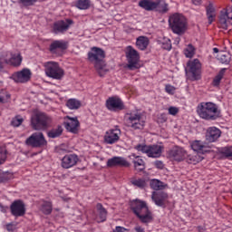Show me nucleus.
<instances>
[{
    "mask_svg": "<svg viewBox=\"0 0 232 232\" xmlns=\"http://www.w3.org/2000/svg\"><path fill=\"white\" fill-rule=\"evenodd\" d=\"M105 57L104 51L101 48L92 47L88 53V59L90 62L94 63V67L101 77L104 76L108 70L106 65L102 63V59Z\"/></svg>",
    "mask_w": 232,
    "mask_h": 232,
    "instance_id": "nucleus-1",
    "label": "nucleus"
},
{
    "mask_svg": "<svg viewBox=\"0 0 232 232\" xmlns=\"http://www.w3.org/2000/svg\"><path fill=\"white\" fill-rule=\"evenodd\" d=\"M130 208L142 223H149L152 220L151 212L149 210L145 201L133 200L130 204Z\"/></svg>",
    "mask_w": 232,
    "mask_h": 232,
    "instance_id": "nucleus-2",
    "label": "nucleus"
},
{
    "mask_svg": "<svg viewBox=\"0 0 232 232\" xmlns=\"http://www.w3.org/2000/svg\"><path fill=\"white\" fill-rule=\"evenodd\" d=\"M169 24L172 32L178 35L183 34L188 28L187 19L180 13L170 14Z\"/></svg>",
    "mask_w": 232,
    "mask_h": 232,
    "instance_id": "nucleus-3",
    "label": "nucleus"
},
{
    "mask_svg": "<svg viewBox=\"0 0 232 232\" xmlns=\"http://www.w3.org/2000/svg\"><path fill=\"white\" fill-rule=\"evenodd\" d=\"M53 118L46 113L37 112L31 117V125L34 130H44L52 126Z\"/></svg>",
    "mask_w": 232,
    "mask_h": 232,
    "instance_id": "nucleus-4",
    "label": "nucleus"
},
{
    "mask_svg": "<svg viewBox=\"0 0 232 232\" xmlns=\"http://www.w3.org/2000/svg\"><path fill=\"white\" fill-rule=\"evenodd\" d=\"M197 111L204 120H216L219 115L218 106L212 102H202Z\"/></svg>",
    "mask_w": 232,
    "mask_h": 232,
    "instance_id": "nucleus-5",
    "label": "nucleus"
},
{
    "mask_svg": "<svg viewBox=\"0 0 232 232\" xmlns=\"http://www.w3.org/2000/svg\"><path fill=\"white\" fill-rule=\"evenodd\" d=\"M125 121L129 128L132 130H142L145 126V119L142 116V113L138 111H131L125 114Z\"/></svg>",
    "mask_w": 232,
    "mask_h": 232,
    "instance_id": "nucleus-6",
    "label": "nucleus"
},
{
    "mask_svg": "<svg viewBox=\"0 0 232 232\" xmlns=\"http://www.w3.org/2000/svg\"><path fill=\"white\" fill-rule=\"evenodd\" d=\"M138 151L146 154L149 158H160L163 151V147L160 145H145L138 144L134 147Z\"/></svg>",
    "mask_w": 232,
    "mask_h": 232,
    "instance_id": "nucleus-7",
    "label": "nucleus"
},
{
    "mask_svg": "<svg viewBox=\"0 0 232 232\" xmlns=\"http://www.w3.org/2000/svg\"><path fill=\"white\" fill-rule=\"evenodd\" d=\"M23 62V57L20 53H5L0 56V71L4 69L5 64L13 66H20Z\"/></svg>",
    "mask_w": 232,
    "mask_h": 232,
    "instance_id": "nucleus-8",
    "label": "nucleus"
},
{
    "mask_svg": "<svg viewBox=\"0 0 232 232\" xmlns=\"http://www.w3.org/2000/svg\"><path fill=\"white\" fill-rule=\"evenodd\" d=\"M44 68L46 76L50 78L61 80L64 76V71L60 67L58 63L48 62L44 63Z\"/></svg>",
    "mask_w": 232,
    "mask_h": 232,
    "instance_id": "nucleus-9",
    "label": "nucleus"
},
{
    "mask_svg": "<svg viewBox=\"0 0 232 232\" xmlns=\"http://www.w3.org/2000/svg\"><path fill=\"white\" fill-rule=\"evenodd\" d=\"M25 144L32 148H43L48 144L43 132H34L26 139Z\"/></svg>",
    "mask_w": 232,
    "mask_h": 232,
    "instance_id": "nucleus-10",
    "label": "nucleus"
},
{
    "mask_svg": "<svg viewBox=\"0 0 232 232\" xmlns=\"http://www.w3.org/2000/svg\"><path fill=\"white\" fill-rule=\"evenodd\" d=\"M187 67L189 80L198 81L201 78V63L198 59L189 61Z\"/></svg>",
    "mask_w": 232,
    "mask_h": 232,
    "instance_id": "nucleus-11",
    "label": "nucleus"
},
{
    "mask_svg": "<svg viewBox=\"0 0 232 232\" xmlns=\"http://www.w3.org/2000/svg\"><path fill=\"white\" fill-rule=\"evenodd\" d=\"M126 58L128 61V68L130 70L139 69V61L140 60V55L139 52L133 49L131 46H128L126 49Z\"/></svg>",
    "mask_w": 232,
    "mask_h": 232,
    "instance_id": "nucleus-12",
    "label": "nucleus"
},
{
    "mask_svg": "<svg viewBox=\"0 0 232 232\" xmlns=\"http://www.w3.org/2000/svg\"><path fill=\"white\" fill-rule=\"evenodd\" d=\"M121 134L122 132L121 131V128L119 126H115L114 129H111L105 132L103 140L106 144L113 145L121 140Z\"/></svg>",
    "mask_w": 232,
    "mask_h": 232,
    "instance_id": "nucleus-13",
    "label": "nucleus"
},
{
    "mask_svg": "<svg viewBox=\"0 0 232 232\" xmlns=\"http://www.w3.org/2000/svg\"><path fill=\"white\" fill-rule=\"evenodd\" d=\"M80 159L79 156L76 154H68L65 155L61 161V166L63 169H71L76 166L79 162Z\"/></svg>",
    "mask_w": 232,
    "mask_h": 232,
    "instance_id": "nucleus-14",
    "label": "nucleus"
},
{
    "mask_svg": "<svg viewBox=\"0 0 232 232\" xmlns=\"http://www.w3.org/2000/svg\"><path fill=\"white\" fill-rule=\"evenodd\" d=\"M107 109L111 111L124 110V103L117 97H111L106 102Z\"/></svg>",
    "mask_w": 232,
    "mask_h": 232,
    "instance_id": "nucleus-15",
    "label": "nucleus"
},
{
    "mask_svg": "<svg viewBox=\"0 0 232 232\" xmlns=\"http://www.w3.org/2000/svg\"><path fill=\"white\" fill-rule=\"evenodd\" d=\"M11 213L14 217H23L26 213L25 205L23 201H14L10 206Z\"/></svg>",
    "mask_w": 232,
    "mask_h": 232,
    "instance_id": "nucleus-16",
    "label": "nucleus"
},
{
    "mask_svg": "<svg viewBox=\"0 0 232 232\" xmlns=\"http://www.w3.org/2000/svg\"><path fill=\"white\" fill-rule=\"evenodd\" d=\"M32 72L28 69H24L21 72H15L12 75V79L15 82L25 83L31 80Z\"/></svg>",
    "mask_w": 232,
    "mask_h": 232,
    "instance_id": "nucleus-17",
    "label": "nucleus"
},
{
    "mask_svg": "<svg viewBox=\"0 0 232 232\" xmlns=\"http://www.w3.org/2000/svg\"><path fill=\"white\" fill-rule=\"evenodd\" d=\"M220 25L227 30L228 26H232V7H227L226 13H221L219 18Z\"/></svg>",
    "mask_w": 232,
    "mask_h": 232,
    "instance_id": "nucleus-18",
    "label": "nucleus"
},
{
    "mask_svg": "<svg viewBox=\"0 0 232 232\" xmlns=\"http://www.w3.org/2000/svg\"><path fill=\"white\" fill-rule=\"evenodd\" d=\"M131 164L128 162L124 159V157H112L107 160V167L113 168V167H121V168H130Z\"/></svg>",
    "mask_w": 232,
    "mask_h": 232,
    "instance_id": "nucleus-19",
    "label": "nucleus"
},
{
    "mask_svg": "<svg viewBox=\"0 0 232 232\" xmlns=\"http://www.w3.org/2000/svg\"><path fill=\"white\" fill-rule=\"evenodd\" d=\"M187 151L179 146L174 147L169 152V157L176 161H181L185 159Z\"/></svg>",
    "mask_w": 232,
    "mask_h": 232,
    "instance_id": "nucleus-20",
    "label": "nucleus"
},
{
    "mask_svg": "<svg viewBox=\"0 0 232 232\" xmlns=\"http://www.w3.org/2000/svg\"><path fill=\"white\" fill-rule=\"evenodd\" d=\"M73 24V22L72 20L56 22L53 24V31L55 34H63L64 32L69 30L71 24Z\"/></svg>",
    "mask_w": 232,
    "mask_h": 232,
    "instance_id": "nucleus-21",
    "label": "nucleus"
},
{
    "mask_svg": "<svg viewBox=\"0 0 232 232\" xmlns=\"http://www.w3.org/2000/svg\"><path fill=\"white\" fill-rule=\"evenodd\" d=\"M64 126L70 132L77 133L80 127V121L77 118H71L67 116L66 121H64Z\"/></svg>",
    "mask_w": 232,
    "mask_h": 232,
    "instance_id": "nucleus-22",
    "label": "nucleus"
},
{
    "mask_svg": "<svg viewBox=\"0 0 232 232\" xmlns=\"http://www.w3.org/2000/svg\"><path fill=\"white\" fill-rule=\"evenodd\" d=\"M151 198L158 207H164L168 199V194L163 191L153 192Z\"/></svg>",
    "mask_w": 232,
    "mask_h": 232,
    "instance_id": "nucleus-23",
    "label": "nucleus"
},
{
    "mask_svg": "<svg viewBox=\"0 0 232 232\" xmlns=\"http://www.w3.org/2000/svg\"><path fill=\"white\" fill-rule=\"evenodd\" d=\"M129 158L132 160L135 170L140 172L145 169V162L142 158L135 154H131L130 156H129Z\"/></svg>",
    "mask_w": 232,
    "mask_h": 232,
    "instance_id": "nucleus-24",
    "label": "nucleus"
},
{
    "mask_svg": "<svg viewBox=\"0 0 232 232\" xmlns=\"http://www.w3.org/2000/svg\"><path fill=\"white\" fill-rule=\"evenodd\" d=\"M108 211L102 207V204H97L96 206V218L95 220L98 223L106 221Z\"/></svg>",
    "mask_w": 232,
    "mask_h": 232,
    "instance_id": "nucleus-25",
    "label": "nucleus"
},
{
    "mask_svg": "<svg viewBox=\"0 0 232 232\" xmlns=\"http://www.w3.org/2000/svg\"><path fill=\"white\" fill-rule=\"evenodd\" d=\"M220 135L221 131L218 129L211 127L207 131L206 139L209 142H214L220 137Z\"/></svg>",
    "mask_w": 232,
    "mask_h": 232,
    "instance_id": "nucleus-26",
    "label": "nucleus"
},
{
    "mask_svg": "<svg viewBox=\"0 0 232 232\" xmlns=\"http://www.w3.org/2000/svg\"><path fill=\"white\" fill-rule=\"evenodd\" d=\"M68 48V43L60 40V41H54L50 45V51L52 53H54L56 50H66Z\"/></svg>",
    "mask_w": 232,
    "mask_h": 232,
    "instance_id": "nucleus-27",
    "label": "nucleus"
},
{
    "mask_svg": "<svg viewBox=\"0 0 232 232\" xmlns=\"http://www.w3.org/2000/svg\"><path fill=\"white\" fill-rule=\"evenodd\" d=\"M139 6L146 11H153L156 8V4L153 0H140Z\"/></svg>",
    "mask_w": 232,
    "mask_h": 232,
    "instance_id": "nucleus-28",
    "label": "nucleus"
},
{
    "mask_svg": "<svg viewBox=\"0 0 232 232\" xmlns=\"http://www.w3.org/2000/svg\"><path fill=\"white\" fill-rule=\"evenodd\" d=\"M190 147L196 152L203 153L206 151V146L200 140L192 141Z\"/></svg>",
    "mask_w": 232,
    "mask_h": 232,
    "instance_id": "nucleus-29",
    "label": "nucleus"
},
{
    "mask_svg": "<svg viewBox=\"0 0 232 232\" xmlns=\"http://www.w3.org/2000/svg\"><path fill=\"white\" fill-rule=\"evenodd\" d=\"M149 45V40L147 37L140 36L136 41V46L138 49L144 51Z\"/></svg>",
    "mask_w": 232,
    "mask_h": 232,
    "instance_id": "nucleus-30",
    "label": "nucleus"
},
{
    "mask_svg": "<svg viewBox=\"0 0 232 232\" xmlns=\"http://www.w3.org/2000/svg\"><path fill=\"white\" fill-rule=\"evenodd\" d=\"M92 5V2L90 0H77L75 6L79 10H88Z\"/></svg>",
    "mask_w": 232,
    "mask_h": 232,
    "instance_id": "nucleus-31",
    "label": "nucleus"
},
{
    "mask_svg": "<svg viewBox=\"0 0 232 232\" xmlns=\"http://www.w3.org/2000/svg\"><path fill=\"white\" fill-rule=\"evenodd\" d=\"M66 106L70 110H79L82 107V102L76 99H70L67 101Z\"/></svg>",
    "mask_w": 232,
    "mask_h": 232,
    "instance_id": "nucleus-32",
    "label": "nucleus"
},
{
    "mask_svg": "<svg viewBox=\"0 0 232 232\" xmlns=\"http://www.w3.org/2000/svg\"><path fill=\"white\" fill-rule=\"evenodd\" d=\"M155 5H156L155 10L160 13H166L169 10L168 4H166L164 0H157V2H155Z\"/></svg>",
    "mask_w": 232,
    "mask_h": 232,
    "instance_id": "nucleus-33",
    "label": "nucleus"
},
{
    "mask_svg": "<svg viewBox=\"0 0 232 232\" xmlns=\"http://www.w3.org/2000/svg\"><path fill=\"white\" fill-rule=\"evenodd\" d=\"M41 211L45 215H50L53 212L52 202L44 201L41 206Z\"/></svg>",
    "mask_w": 232,
    "mask_h": 232,
    "instance_id": "nucleus-34",
    "label": "nucleus"
},
{
    "mask_svg": "<svg viewBox=\"0 0 232 232\" xmlns=\"http://www.w3.org/2000/svg\"><path fill=\"white\" fill-rule=\"evenodd\" d=\"M218 61L223 64H228L231 60V56L227 53H220L218 56Z\"/></svg>",
    "mask_w": 232,
    "mask_h": 232,
    "instance_id": "nucleus-35",
    "label": "nucleus"
},
{
    "mask_svg": "<svg viewBox=\"0 0 232 232\" xmlns=\"http://www.w3.org/2000/svg\"><path fill=\"white\" fill-rule=\"evenodd\" d=\"M207 15L208 19V24H211L215 17V9L212 4H209L208 6L207 7Z\"/></svg>",
    "mask_w": 232,
    "mask_h": 232,
    "instance_id": "nucleus-36",
    "label": "nucleus"
},
{
    "mask_svg": "<svg viewBox=\"0 0 232 232\" xmlns=\"http://www.w3.org/2000/svg\"><path fill=\"white\" fill-rule=\"evenodd\" d=\"M202 160L203 158L199 156L198 153L188 155L187 159L188 163L194 164V165L200 162Z\"/></svg>",
    "mask_w": 232,
    "mask_h": 232,
    "instance_id": "nucleus-37",
    "label": "nucleus"
},
{
    "mask_svg": "<svg viewBox=\"0 0 232 232\" xmlns=\"http://www.w3.org/2000/svg\"><path fill=\"white\" fill-rule=\"evenodd\" d=\"M63 128L58 127L56 129L50 130L47 135L49 138L55 139V138L60 137L63 134Z\"/></svg>",
    "mask_w": 232,
    "mask_h": 232,
    "instance_id": "nucleus-38",
    "label": "nucleus"
},
{
    "mask_svg": "<svg viewBox=\"0 0 232 232\" xmlns=\"http://www.w3.org/2000/svg\"><path fill=\"white\" fill-rule=\"evenodd\" d=\"M130 183L139 188H143L146 187V181L144 179H131Z\"/></svg>",
    "mask_w": 232,
    "mask_h": 232,
    "instance_id": "nucleus-39",
    "label": "nucleus"
},
{
    "mask_svg": "<svg viewBox=\"0 0 232 232\" xmlns=\"http://www.w3.org/2000/svg\"><path fill=\"white\" fill-rule=\"evenodd\" d=\"M150 187L154 190H160V189H163L165 188V185H164L163 182H161V181H160L158 179H152L150 181Z\"/></svg>",
    "mask_w": 232,
    "mask_h": 232,
    "instance_id": "nucleus-40",
    "label": "nucleus"
},
{
    "mask_svg": "<svg viewBox=\"0 0 232 232\" xmlns=\"http://www.w3.org/2000/svg\"><path fill=\"white\" fill-rule=\"evenodd\" d=\"M184 54L187 58H192L195 54V48L191 44L188 45L184 50Z\"/></svg>",
    "mask_w": 232,
    "mask_h": 232,
    "instance_id": "nucleus-41",
    "label": "nucleus"
},
{
    "mask_svg": "<svg viewBox=\"0 0 232 232\" xmlns=\"http://www.w3.org/2000/svg\"><path fill=\"white\" fill-rule=\"evenodd\" d=\"M226 69H222L219 73L215 77L214 81H213V84L215 86L219 85L224 74H225Z\"/></svg>",
    "mask_w": 232,
    "mask_h": 232,
    "instance_id": "nucleus-42",
    "label": "nucleus"
},
{
    "mask_svg": "<svg viewBox=\"0 0 232 232\" xmlns=\"http://www.w3.org/2000/svg\"><path fill=\"white\" fill-rule=\"evenodd\" d=\"M6 159H7L6 150L4 148H0V164L5 163Z\"/></svg>",
    "mask_w": 232,
    "mask_h": 232,
    "instance_id": "nucleus-43",
    "label": "nucleus"
},
{
    "mask_svg": "<svg viewBox=\"0 0 232 232\" xmlns=\"http://www.w3.org/2000/svg\"><path fill=\"white\" fill-rule=\"evenodd\" d=\"M161 47L164 50L170 51L171 50V43H170V41L169 39H165L164 42L162 43Z\"/></svg>",
    "mask_w": 232,
    "mask_h": 232,
    "instance_id": "nucleus-44",
    "label": "nucleus"
},
{
    "mask_svg": "<svg viewBox=\"0 0 232 232\" xmlns=\"http://www.w3.org/2000/svg\"><path fill=\"white\" fill-rule=\"evenodd\" d=\"M223 153L226 157L232 160V147H226L223 149Z\"/></svg>",
    "mask_w": 232,
    "mask_h": 232,
    "instance_id": "nucleus-45",
    "label": "nucleus"
},
{
    "mask_svg": "<svg viewBox=\"0 0 232 232\" xmlns=\"http://www.w3.org/2000/svg\"><path fill=\"white\" fill-rule=\"evenodd\" d=\"M13 178V175L10 173H5L0 177V181L1 182H6L9 179H11Z\"/></svg>",
    "mask_w": 232,
    "mask_h": 232,
    "instance_id": "nucleus-46",
    "label": "nucleus"
},
{
    "mask_svg": "<svg viewBox=\"0 0 232 232\" xmlns=\"http://www.w3.org/2000/svg\"><path fill=\"white\" fill-rule=\"evenodd\" d=\"M21 3L24 6H32L34 5V3H37V0H21Z\"/></svg>",
    "mask_w": 232,
    "mask_h": 232,
    "instance_id": "nucleus-47",
    "label": "nucleus"
},
{
    "mask_svg": "<svg viewBox=\"0 0 232 232\" xmlns=\"http://www.w3.org/2000/svg\"><path fill=\"white\" fill-rule=\"evenodd\" d=\"M168 111H169V115L175 116V115L178 114L179 110L177 107L171 106V107L169 108Z\"/></svg>",
    "mask_w": 232,
    "mask_h": 232,
    "instance_id": "nucleus-48",
    "label": "nucleus"
},
{
    "mask_svg": "<svg viewBox=\"0 0 232 232\" xmlns=\"http://www.w3.org/2000/svg\"><path fill=\"white\" fill-rule=\"evenodd\" d=\"M166 92L169 93V94H171L173 95L176 92V88L171 86V85H167L166 88H165Z\"/></svg>",
    "mask_w": 232,
    "mask_h": 232,
    "instance_id": "nucleus-49",
    "label": "nucleus"
},
{
    "mask_svg": "<svg viewBox=\"0 0 232 232\" xmlns=\"http://www.w3.org/2000/svg\"><path fill=\"white\" fill-rule=\"evenodd\" d=\"M23 119H14L12 121V126L14 127H19L23 123Z\"/></svg>",
    "mask_w": 232,
    "mask_h": 232,
    "instance_id": "nucleus-50",
    "label": "nucleus"
},
{
    "mask_svg": "<svg viewBox=\"0 0 232 232\" xmlns=\"http://www.w3.org/2000/svg\"><path fill=\"white\" fill-rule=\"evenodd\" d=\"M10 94H6L5 96L0 95V102L5 103L10 99Z\"/></svg>",
    "mask_w": 232,
    "mask_h": 232,
    "instance_id": "nucleus-51",
    "label": "nucleus"
},
{
    "mask_svg": "<svg viewBox=\"0 0 232 232\" xmlns=\"http://www.w3.org/2000/svg\"><path fill=\"white\" fill-rule=\"evenodd\" d=\"M154 165H155V167H156L157 169H162L164 168L163 163H162L161 161H160V160H156V161L154 162Z\"/></svg>",
    "mask_w": 232,
    "mask_h": 232,
    "instance_id": "nucleus-52",
    "label": "nucleus"
},
{
    "mask_svg": "<svg viewBox=\"0 0 232 232\" xmlns=\"http://www.w3.org/2000/svg\"><path fill=\"white\" fill-rule=\"evenodd\" d=\"M16 228V227L14 224H8L6 225V229L8 231H14Z\"/></svg>",
    "mask_w": 232,
    "mask_h": 232,
    "instance_id": "nucleus-53",
    "label": "nucleus"
},
{
    "mask_svg": "<svg viewBox=\"0 0 232 232\" xmlns=\"http://www.w3.org/2000/svg\"><path fill=\"white\" fill-rule=\"evenodd\" d=\"M134 230H135L136 232H145V229H144L142 227L139 226V225H137V226L134 227Z\"/></svg>",
    "mask_w": 232,
    "mask_h": 232,
    "instance_id": "nucleus-54",
    "label": "nucleus"
},
{
    "mask_svg": "<svg viewBox=\"0 0 232 232\" xmlns=\"http://www.w3.org/2000/svg\"><path fill=\"white\" fill-rule=\"evenodd\" d=\"M124 231H126V228L122 227H116V228L113 230V232H124Z\"/></svg>",
    "mask_w": 232,
    "mask_h": 232,
    "instance_id": "nucleus-55",
    "label": "nucleus"
},
{
    "mask_svg": "<svg viewBox=\"0 0 232 232\" xmlns=\"http://www.w3.org/2000/svg\"><path fill=\"white\" fill-rule=\"evenodd\" d=\"M0 210L3 213H6L8 210V207H4V205L2 203H0Z\"/></svg>",
    "mask_w": 232,
    "mask_h": 232,
    "instance_id": "nucleus-56",
    "label": "nucleus"
},
{
    "mask_svg": "<svg viewBox=\"0 0 232 232\" xmlns=\"http://www.w3.org/2000/svg\"><path fill=\"white\" fill-rule=\"evenodd\" d=\"M201 1H202V0H192L193 4H194L195 5H199L201 4Z\"/></svg>",
    "mask_w": 232,
    "mask_h": 232,
    "instance_id": "nucleus-57",
    "label": "nucleus"
},
{
    "mask_svg": "<svg viewBox=\"0 0 232 232\" xmlns=\"http://www.w3.org/2000/svg\"><path fill=\"white\" fill-rule=\"evenodd\" d=\"M213 52H214L215 53H218V48H214V49H213Z\"/></svg>",
    "mask_w": 232,
    "mask_h": 232,
    "instance_id": "nucleus-58",
    "label": "nucleus"
}]
</instances>
